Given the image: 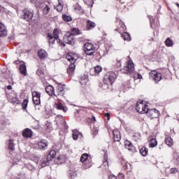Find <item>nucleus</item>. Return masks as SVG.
Returning <instances> with one entry per match:
<instances>
[{"label": "nucleus", "instance_id": "20", "mask_svg": "<svg viewBox=\"0 0 179 179\" xmlns=\"http://www.w3.org/2000/svg\"><path fill=\"white\" fill-rule=\"evenodd\" d=\"M85 26H86L87 30H93V29L96 27V22L90 20H87L85 22Z\"/></svg>", "mask_w": 179, "mask_h": 179}, {"label": "nucleus", "instance_id": "53", "mask_svg": "<svg viewBox=\"0 0 179 179\" xmlns=\"http://www.w3.org/2000/svg\"><path fill=\"white\" fill-rule=\"evenodd\" d=\"M104 117H105V118H107V120H108V121H110V115L109 113H104Z\"/></svg>", "mask_w": 179, "mask_h": 179}, {"label": "nucleus", "instance_id": "29", "mask_svg": "<svg viewBox=\"0 0 179 179\" xmlns=\"http://www.w3.org/2000/svg\"><path fill=\"white\" fill-rule=\"evenodd\" d=\"M150 148H156L157 146V140L156 138H152L149 142Z\"/></svg>", "mask_w": 179, "mask_h": 179}, {"label": "nucleus", "instance_id": "11", "mask_svg": "<svg viewBox=\"0 0 179 179\" xmlns=\"http://www.w3.org/2000/svg\"><path fill=\"white\" fill-rule=\"evenodd\" d=\"M66 122L64 116L59 115L56 117V125L57 128H60L61 127H65Z\"/></svg>", "mask_w": 179, "mask_h": 179}, {"label": "nucleus", "instance_id": "5", "mask_svg": "<svg viewBox=\"0 0 179 179\" xmlns=\"http://www.w3.org/2000/svg\"><path fill=\"white\" fill-rule=\"evenodd\" d=\"M136 110L140 114H146L148 110V105L143 103V101H139L136 103Z\"/></svg>", "mask_w": 179, "mask_h": 179}, {"label": "nucleus", "instance_id": "31", "mask_svg": "<svg viewBox=\"0 0 179 179\" xmlns=\"http://www.w3.org/2000/svg\"><path fill=\"white\" fill-rule=\"evenodd\" d=\"M52 36L55 40H58L59 38V30H58V29H55Z\"/></svg>", "mask_w": 179, "mask_h": 179}, {"label": "nucleus", "instance_id": "54", "mask_svg": "<svg viewBox=\"0 0 179 179\" xmlns=\"http://www.w3.org/2000/svg\"><path fill=\"white\" fill-rule=\"evenodd\" d=\"M7 89L8 90H12V85H8Z\"/></svg>", "mask_w": 179, "mask_h": 179}, {"label": "nucleus", "instance_id": "55", "mask_svg": "<svg viewBox=\"0 0 179 179\" xmlns=\"http://www.w3.org/2000/svg\"><path fill=\"white\" fill-rule=\"evenodd\" d=\"M92 120L93 122H96V117L94 116H92Z\"/></svg>", "mask_w": 179, "mask_h": 179}, {"label": "nucleus", "instance_id": "41", "mask_svg": "<svg viewBox=\"0 0 179 179\" xmlns=\"http://www.w3.org/2000/svg\"><path fill=\"white\" fill-rule=\"evenodd\" d=\"M8 149H10V150H15V143L12 139L8 141Z\"/></svg>", "mask_w": 179, "mask_h": 179}, {"label": "nucleus", "instance_id": "58", "mask_svg": "<svg viewBox=\"0 0 179 179\" xmlns=\"http://www.w3.org/2000/svg\"><path fill=\"white\" fill-rule=\"evenodd\" d=\"M113 178L117 179V176H115V175H113Z\"/></svg>", "mask_w": 179, "mask_h": 179}, {"label": "nucleus", "instance_id": "27", "mask_svg": "<svg viewBox=\"0 0 179 179\" xmlns=\"http://www.w3.org/2000/svg\"><path fill=\"white\" fill-rule=\"evenodd\" d=\"M71 36H79V34H82L80 29L73 28L71 29Z\"/></svg>", "mask_w": 179, "mask_h": 179}, {"label": "nucleus", "instance_id": "52", "mask_svg": "<svg viewBox=\"0 0 179 179\" xmlns=\"http://www.w3.org/2000/svg\"><path fill=\"white\" fill-rule=\"evenodd\" d=\"M73 139H74V141H78V139H79V136L75 133H73Z\"/></svg>", "mask_w": 179, "mask_h": 179}, {"label": "nucleus", "instance_id": "14", "mask_svg": "<svg viewBox=\"0 0 179 179\" xmlns=\"http://www.w3.org/2000/svg\"><path fill=\"white\" fill-rule=\"evenodd\" d=\"M37 146L39 150H45L48 148V141L45 140H41L37 143Z\"/></svg>", "mask_w": 179, "mask_h": 179}, {"label": "nucleus", "instance_id": "40", "mask_svg": "<svg viewBox=\"0 0 179 179\" xmlns=\"http://www.w3.org/2000/svg\"><path fill=\"white\" fill-rule=\"evenodd\" d=\"M121 36L124 40H127V41L131 40V35L127 32H124Z\"/></svg>", "mask_w": 179, "mask_h": 179}, {"label": "nucleus", "instance_id": "24", "mask_svg": "<svg viewBox=\"0 0 179 179\" xmlns=\"http://www.w3.org/2000/svg\"><path fill=\"white\" fill-rule=\"evenodd\" d=\"M124 146L126 149H128L130 152H134L135 150V146L132 145V143H131L129 141H124Z\"/></svg>", "mask_w": 179, "mask_h": 179}, {"label": "nucleus", "instance_id": "36", "mask_svg": "<svg viewBox=\"0 0 179 179\" xmlns=\"http://www.w3.org/2000/svg\"><path fill=\"white\" fill-rule=\"evenodd\" d=\"M149 19H150V27L152 29H155L157 27V26L156 25V23L155 22V19L152 16H149Z\"/></svg>", "mask_w": 179, "mask_h": 179}, {"label": "nucleus", "instance_id": "8", "mask_svg": "<svg viewBox=\"0 0 179 179\" xmlns=\"http://www.w3.org/2000/svg\"><path fill=\"white\" fill-rule=\"evenodd\" d=\"M103 83L105 85H107L108 88H109V86H113V72L112 71H109L108 72L104 78H103Z\"/></svg>", "mask_w": 179, "mask_h": 179}, {"label": "nucleus", "instance_id": "28", "mask_svg": "<svg viewBox=\"0 0 179 179\" xmlns=\"http://www.w3.org/2000/svg\"><path fill=\"white\" fill-rule=\"evenodd\" d=\"M85 169H90L92 167V159H88L83 162Z\"/></svg>", "mask_w": 179, "mask_h": 179}, {"label": "nucleus", "instance_id": "26", "mask_svg": "<svg viewBox=\"0 0 179 179\" xmlns=\"http://www.w3.org/2000/svg\"><path fill=\"white\" fill-rule=\"evenodd\" d=\"M19 69L21 75H23L24 76H26L27 75V69L26 68V64H20Z\"/></svg>", "mask_w": 179, "mask_h": 179}, {"label": "nucleus", "instance_id": "35", "mask_svg": "<svg viewBox=\"0 0 179 179\" xmlns=\"http://www.w3.org/2000/svg\"><path fill=\"white\" fill-rule=\"evenodd\" d=\"M165 143L168 146H171V145H173V138L170 136H166Z\"/></svg>", "mask_w": 179, "mask_h": 179}, {"label": "nucleus", "instance_id": "34", "mask_svg": "<svg viewBox=\"0 0 179 179\" xmlns=\"http://www.w3.org/2000/svg\"><path fill=\"white\" fill-rule=\"evenodd\" d=\"M47 36L49 40V44H55L56 39L54 38V37L52 36V34L48 33Z\"/></svg>", "mask_w": 179, "mask_h": 179}, {"label": "nucleus", "instance_id": "23", "mask_svg": "<svg viewBox=\"0 0 179 179\" xmlns=\"http://www.w3.org/2000/svg\"><path fill=\"white\" fill-rule=\"evenodd\" d=\"M8 36V31L6 27L2 23H0V37H6Z\"/></svg>", "mask_w": 179, "mask_h": 179}, {"label": "nucleus", "instance_id": "15", "mask_svg": "<svg viewBox=\"0 0 179 179\" xmlns=\"http://www.w3.org/2000/svg\"><path fill=\"white\" fill-rule=\"evenodd\" d=\"M10 102L11 104H13V106H17L22 104V101L17 98V94L15 93L13 94V96H11V98H10Z\"/></svg>", "mask_w": 179, "mask_h": 179}, {"label": "nucleus", "instance_id": "10", "mask_svg": "<svg viewBox=\"0 0 179 179\" xmlns=\"http://www.w3.org/2000/svg\"><path fill=\"white\" fill-rule=\"evenodd\" d=\"M40 97H41V94H40V92L37 91H34L32 92V101L36 106H38L41 103Z\"/></svg>", "mask_w": 179, "mask_h": 179}, {"label": "nucleus", "instance_id": "6", "mask_svg": "<svg viewBox=\"0 0 179 179\" xmlns=\"http://www.w3.org/2000/svg\"><path fill=\"white\" fill-rule=\"evenodd\" d=\"M84 51L86 55H93L96 52V48L92 43H86L84 45Z\"/></svg>", "mask_w": 179, "mask_h": 179}, {"label": "nucleus", "instance_id": "60", "mask_svg": "<svg viewBox=\"0 0 179 179\" xmlns=\"http://www.w3.org/2000/svg\"><path fill=\"white\" fill-rule=\"evenodd\" d=\"M177 6H178V8H179V3H177Z\"/></svg>", "mask_w": 179, "mask_h": 179}, {"label": "nucleus", "instance_id": "12", "mask_svg": "<svg viewBox=\"0 0 179 179\" xmlns=\"http://www.w3.org/2000/svg\"><path fill=\"white\" fill-rule=\"evenodd\" d=\"M39 8L42 11L43 15H48L50 13V10H51V6L45 3H42L39 6Z\"/></svg>", "mask_w": 179, "mask_h": 179}, {"label": "nucleus", "instance_id": "16", "mask_svg": "<svg viewBox=\"0 0 179 179\" xmlns=\"http://www.w3.org/2000/svg\"><path fill=\"white\" fill-rule=\"evenodd\" d=\"M45 91L46 92L47 94H48V96H50L51 97H55V90L52 85H48L45 88Z\"/></svg>", "mask_w": 179, "mask_h": 179}, {"label": "nucleus", "instance_id": "3", "mask_svg": "<svg viewBox=\"0 0 179 179\" xmlns=\"http://www.w3.org/2000/svg\"><path fill=\"white\" fill-rule=\"evenodd\" d=\"M122 72L123 73H126V75H131V73H134V72H135L134 63L131 61L127 62L125 66L122 69Z\"/></svg>", "mask_w": 179, "mask_h": 179}, {"label": "nucleus", "instance_id": "32", "mask_svg": "<svg viewBox=\"0 0 179 179\" xmlns=\"http://www.w3.org/2000/svg\"><path fill=\"white\" fill-rule=\"evenodd\" d=\"M122 65V62H121V60H117L115 65V68L116 69V71H121V72H122V69H121Z\"/></svg>", "mask_w": 179, "mask_h": 179}, {"label": "nucleus", "instance_id": "21", "mask_svg": "<svg viewBox=\"0 0 179 179\" xmlns=\"http://www.w3.org/2000/svg\"><path fill=\"white\" fill-rule=\"evenodd\" d=\"M38 57H39V59L43 60L45 59L47 57H48V53H47V51H45L43 49H40L38 51Z\"/></svg>", "mask_w": 179, "mask_h": 179}, {"label": "nucleus", "instance_id": "62", "mask_svg": "<svg viewBox=\"0 0 179 179\" xmlns=\"http://www.w3.org/2000/svg\"><path fill=\"white\" fill-rule=\"evenodd\" d=\"M0 10H1V6H0Z\"/></svg>", "mask_w": 179, "mask_h": 179}, {"label": "nucleus", "instance_id": "33", "mask_svg": "<svg viewBox=\"0 0 179 179\" xmlns=\"http://www.w3.org/2000/svg\"><path fill=\"white\" fill-rule=\"evenodd\" d=\"M62 17L64 22H72V20H73L72 17H71L66 14H63L62 15Z\"/></svg>", "mask_w": 179, "mask_h": 179}, {"label": "nucleus", "instance_id": "50", "mask_svg": "<svg viewBox=\"0 0 179 179\" xmlns=\"http://www.w3.org/2000/svg\"><path fill=\"white\" fill-rule=\"evenodd\" d=\"M171 174H176V173H178V169L177 168H172L170 170Z\"/></svg>", "mask_w": 179, "mask_h": 179}, {"label": "nucleus", "instance_id": "61", "mask_svg": "<svg viewBox=\"0 0 179 179\" xmlns=\"http://www.w3.org/2000/svg\"><path fill=\"white\" fill-rule=\"evenodd\" d=\"M138 76H140L141 78H142V76H141V75H139Z\"/></svg>", "mask_w": 179, "mask_h": 179}, {"label": "nucleus", "instance_id": "25", "mask_svg": "<svg viewBox=\"0 0 179 179\" xmlns=\"http://www.w3.org/2000/svg\"><path fill=\"white\" fill-rule=\"evenodd\" d=\"M56 156H57V151H55V150H52L50 151L46 159L48 162H51V160H52V159H54Z\"/></svg>", "mask_w": 179, "mask_h": 179}, {"label": "nucleus", "instance_id": "4", "mask_svg": "<svg viewBox=\"0 0 179 179\" xmlns=\"http://www.w3.org/2000/svg\"><path fill=\"white\" fill-rule=\"evenodd\" d=\"M33 16H34V13L29 10H25L20 14V17L25 22H30L33 19Z\"/></svg>", "mask_w": 179, "mask_h": 179}, {"label": "nucleus", "instance_id": "45", "mask_svg": "<svg viewBox=\"0 0 179 179\" xmlns=\"http://www.w3.org/2000/svg\"><path fill=\"white\" fill-rule=\"evenodd\" d=\"M101 71H103V68H101V66H96L94 67L95 73H100V72H101Z\"/></svg>", "mask_w": 179, "mask_h": 179}, {"label": "nucleus", "instance_id": "39", "mask_svg": "<svg viewBox=\"0 0 179 179\" xmlns=\"http://www.w3.org/2000/svg\"><path fill=\"white\" fill-rule=\"evenodd\" d=\"M89 159V154L85 153L80 157V162L84 163V162H87Z\"/></svg>", "mask_w": 179, "mask_h": 179}, {"label": "nucleus", "instance_id": "46", "mask_svg": "<svg viewBox=\"0 0 179 179\" xmlns=\"http://www.w3.org/2000/svg\"><path fill=\"white\" fill-rule=\"evenodd\" d=\"M57 160H58L59 163H62L65 161V157H64V155H59L57 157Z\"/></svg>", "mask_w": 179, "mask_h": 179}, {"label": "nucleus", "instance_id": "49", "mask_svg": "<svg viewBox=\"0 0 179 179\" xmlns=\"http://www.w3.org/2000/svg\"><path fill=\"white\" fill-rule=\"evenodd\" d=\"M173 160V163H175V164H179L178 155L175 156Z\"/></svg>", "mask_w": 179, "mask_h": 179}, {"label": "nucleus", "instance_id": "7", "mask_svg": "<svg viewBox=\"0 0 179 179\" xmlns=\"http://www.w3.org/2000/svg\"><path fill=\"white\" fill-rule=\"evenodd\" d=\"M150 79L152 80H154L155 83H158V82H160L162 80V73L157 72L156 71H152L150 73Z\"/></svg>", "mask_w": 179, "mask_h": 179}, {"label": "nucleus", "instance_id": "42", "mask_svg": "<svg viewBox=\"0 0 179 179\" xmlns=\"http://www.w3.org/2000/svg\"><path fill=\"white\" fill-rule=\"evenodd\" d=\"M27 104H29V99H24L22 103V110H26L27 108Z\"/></svg>", "mask_w": 179, "mask_h": 179}, {"label": "nucleus", "instance_id": "17", "mask_svg": "<svg viewBox=\"0 0 179 179\" xmlns=\"http://www.w3.org/2000/svg\"><path fill=\"white\" fill-rule=\"evenodd\" d=\"M55 108L56 110H59L60 111H63L64 113H66L68 111V108L64 106L62 102L57 101L55 103Z\"/></svg>", "mask_w": 179, "mask_h": 179}, {"label": "nucleus", "instance_id": "9", "mask_svg": "<svg viewBox=\"0 0 179 179\" xmlns=\"http://www.w3.org/2000/svg\"><path fill=\"white\" fill-rule=\"evenodd\" d=\"M145 114H148L150 118H157V117L160 115V112H159V110H157L156 108H148L147 110L145 111Z\"/></svg>", "mask_w": 179, "mask_h": 179}, {"label": "nucleus", "instance_id": "47", "mask_svg": "<svg viewBox=\"0 0 179 179\" xmlns=\"http://www.w3.org/2000/svg\"><path fill=\"white\" fill-rule=\"evenodd\" d=\"M69 176L70 178L74 179L76 177V176H78V174L76 173V172L72 171L69 173Z\"/></svg>", "mask_w": 179, "mask_h": 179}, {"label": "nucleus", "instance_id": "38", "mask_svg": "<svg viewBox=\"0 0 179 179\" xmlns=\"http://www.w3.org/2000/svg\"><path fill=\"white\" fill-rule=\"evenodd\" d=\"M36 75H38V76H40L41 78H44V69L39 68L36 71Z\"/></svg>", "mask_w": 179, "mask_h": 179}, {"label": "nucleus", "instance_id": "59", "mask_svg": "<svg viewBox=\"0 0 179 179\" xmlns=\"http://www.w3.org/2000/svg\"><path fill=\"white\" fill-rule=\"evenodd\" d=\"M116 31H120V28L115 29Z\"/></svg>", "mask_w": 179, "mask_h": 179}, {"label": "nucleus", "instance_id": "19", "mask_svg": "<svg viewBox=\"0 0 179 179\" xmlns=\"http://www.w3.org/2000/svg\"><path fill=\"white\" fill-rule=\"evenodd\" d=\"M79 82L80 85H86L89 82V76L87 74H83L79 78Z\"/></svg>", "mask_w": 179, "mask_h": 179}, {"label": "nucleus", "instance_id": "30", "mask_svg": "<svg viewBox=\"0 0 179 179\" xmlns=\"http://www.w3.org/2000/svg\"><path fill=\"white\" fill-rule=\"evenodd\" d=\"M165 45L166 47H173V45H174V42H173V40L170 38H167L165 41Z\"/></svg>", "mask_w": 179, "mask_h": 179}, {"label": "nucleus", "instance_id": "56", "mask_svg": "<svg viewBox=\"0 0 179 179\" xmlns=\"http://www.w3.org/2000/svg\"><path fill=\"white\" fill-rule=\"evenodd\" d=\"M119 176L121 177V178H124V174H122V173H119Z\"/></svg>", "mask_w": 179, "mask_h": 179}, {"label": "nucleus", "instance_id": "48", "mask_svg": "<svg viewBox=\"0 0 179 179\" xmlns=\"http://www.w3.org/2000/svg\"><path fill=\"white\" fill-rule=\"evenodd\" d=\"M57 40V42L62 45V47H65L66 45L65 44V42L62 41V40L59 39V38Z\"/></svg>", "mask_w": 179, "mask_h": 179}, {"label": "nucleus", "instance_id": "18", "mask_svg": "<svg viewBox=\"0 0 179 179\" xmlns=\"http://www.w3.org/2000/svg\"><path fill=\"white\" fill-rule=\"evenodd\" d=\"M22 136L23 138H26L27 139L31 138L33 136V131H31V129L29 128H26L22 130Z\"/></svg>", "mask_w": 179, "mask_h": 179}, {"label": "nucleus", "instance_id": "37", "mask_svg": "<svg viewBox=\"0 0 179 179\" xmlns=\"http://www.w3.org/2000/svg\"><path fill=\"white\" fill-rule=\"evenodd\" d=\"M148 148H146L145 147H143L141 150H140V153L141 155H142V156H143L144 157L148 156Z\"/></svg>", "mask_w": 179, "mask_h": 179}, {"label": "nucleus", "instance_id": "13", "mask_svg": "<svg viewBox=\"0 0 179 179\" xmlns=\"http://www.w3.org/2000/svg\"><path fill=\"white\" fill-rule=\"evenodd\" d=\"M63 40H64V43H65L66 44H69L70 45H73V44H75L73 35L71 34L69 35L68 34L64 35Z\"/></svg>", "mask_w": 179, "mask_h": 179}, {"label": "nucleus", "instance_id": "22", "mask_svg": "<svg viewBox=\"0 0 179 179\" xmlns=\"http://www.w3.org/2000/svg\"><path fill=\"white\" fill-rule=\"evenodd\" d=\"M113 135L115 142H120V141H121V133L118 129L113 130Z\"/></svg>", "mask_w": 179, "mask_h": 179}, {"label": "nucleus", "instance_id": "51", "mask_svg": "<svg viewBox=\"0 0 179 179\" xmlns=\"http://www.w3.org/2000/svg\"><path fill=\"white\" fill-rule=\"evenodd\" d=\"M85 3H86V5L90 6V5H93V0H83Z\"/></svg>", "mask_w": 179, "mask_h": 179}, {"label": "nucleus", "instance_id": "2", "mask_svg": "<svg viewBox=\"0 0 179 179\" xmlns=\"http://www.w3.org/2000/svg\"><path fill=\"white\" fill-rule=\"evenodd\" d=\"M67 92L68 88H66V85L65 84L57 83L56 94L55 97H66V94H68Z\"/></svg>", "mask_w": 179, "mask_h": 179}, {"label": "nucleus", "instance_id": "57", "mask_svg": "<svg viewBox=\"0 0 179 179\" xmlns=\"http://www.w3.org/2000/svg\"><path fill=\"white\" fill-rule=\"evenodd\" d=\"M108 179H113V175H110Z\"/></svg>", "mask_w": 179, "mask_h": 179}, {"label": "nucleus", "instance_id": "44", "mask_svg": "<svg viewBox=\"0 0 179 179\" xmlns=\"http://www.w3.org/2000/svg\"><path fill=\"white\" fill-rule=\"evenodd\" d=\"M74 10H76V12H78V13H83V9L80 6H77L76 7H75Z\"/></svg>", "mask_w": 179, "mask_h": 179}, {"label": "nucleus", "instance_id": "1", "mask_svg": "<svg viewBox=\"0 0 179 179\" xmlns=\"http://www.w3.org/2000/svg\"><path fill=\"white\" fill-rule=\"evenodd\" d=\"M66 58L71 63L67 69V73L69 75V76H73V73H75V69L76 68L75 62L79 59V56H78L76 53L69 52L67 53Z\"/></svg>", "mask_w": 179, "mask_h": 179}, {"label": "nucleus", "instance_id": "43", "mask_svg": "<svg viewBox=\"0 0 179 179\" xmlns=\"http://www.w3.org/2000/svg\"><path fill=\"white\" fill-rule=\"evenodd\" d=\"M62 9H64V6L62 5V3L59 2V4L56 6V10L57 12H62Z\"/></svg>", "mask_w": 179, "mask_h": 179}]
</instances>
